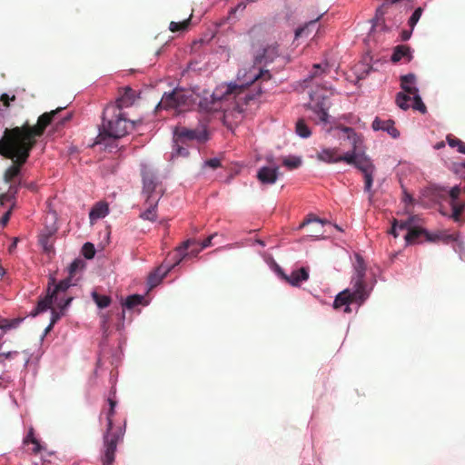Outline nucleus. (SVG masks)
<instances>
[{
    "mask_svg": "<svg viewBox=\"0 0 465 465\" xmlns=\"http://www.w3.org/2000/svg\"><path fill=\"white\" fill-rule=\"evenodd\" d=\"M312 222H316V223H320V218L317 217V216H312V215H309L308 218H306L299 226V228H302L304 227L305 225L312 223Z\"/></svg>",
    "mask_w": 465,
    "mask_h": 465,
    "instance_id": "obj_49",
    "label": "nucleus"
},
{
    "mask_svg": "<svg viewBox=\"0 0 465 465\" xmlns=\"http://www.w3.org/2000/svg\"><path fill=\"white\" fill-rule=\"evenodd\" d=\"M194 104L193 94L188 90L175 88L170 93H164L155 107V113L162 110H175L178 114L190 110Z\"/></svg>",
    "mask_w": 465,
    "mask_h": 465,
    "instance_id": "obj_7",
    "label": "nucleus"
},
{
    "mask_svg": "<svg viewBox=\"0 0 465 465\" xmlns=\"http://www.w3.org/2000/svg\"><path fill=\"white\" fill-rule=\"evenodd\" d=\"M141 174L143 182L142 193L145 197V202L153 201L158 195L161 199L164 191L154 171L147 164H142Z\"/></svg>",
    "mask_w": 465,
    "mask_h": 465,
    "instance_id": "obj_8",
    "label": "nucleus"
},
{
    "mask_svg": "<svg viewBox=\"0 0 465 465\" xmlns=\"http://www.w3.org/2000/svg\"><path fill=\"white\" fill-rule=\"evenodd\" d=\"M94 144L110 146L111 142L124 137L134 126L135 122L130 118H103Z\"/></svg>",
    "mask_w": 465,
    "mask_h": 465,
    "instance_id": "obj_5",
    "label": "nucleus"
},
{
    "mask_svg": "<svg viewBox=\"0 0 465 465\" xmlns=\"http://www.w3.org/2000/svg\"><path fill=\"white\" fill-rule=\"evenodd\" d=\"M372 128L375 131H383L390 134L392 138H398L400 132L394 127V122L391 119L375 118L372 123Z\"/></svg>",
    "mask_w": 465,
    "mask_h": 465,
    "instance_id": "obj_16",
    "label": "nucleus"
},
{
    "mask_svg": "<svg viewBox=\"0 0 465 465\" xmlns=\"http://www.w3.org/2000/svg\"><path fill=\"white\" fill-rule=\"evenodd\" d=\"M329 104L326 101V98L323 94H322V116H330L329 115Z\"/></svg>",
    "mask_w": 465,
    "mask_h": 465,
    "instance_id": "obj_47",
    "label": "nucleus"
},
{
    "mask_svg": "<svg viewBox=\"0 0 465 465\" xmlns=\"http://www.w3.org/2000/svg\"><path fill=\"white\" fill-rule=\"evenodd\" d=\"M296 134L302 138H308L311 135L309 127L300 119L296 123Z\"/></svg>",
    "mask_w": 465,
    "mask_h": 465,
    "instance_id": "obj_37",
    "label": "nucleus"
},
{
    "mask_svg": "<svg viewBox=\"0 0 465 465\" xmlns=\"http://www.w3.org/2000/svg\"><path fill=\"white\" fill-rule=\"evenodd\" d=\"M136 93L130 86L119 89V97L114 103H110L104 109L103 116L110 114L111 116H124L122 110L128 108L134 104Z\"/></svg>",
    "mask_w": 465,
    "mask_h": 465,
    "instance_id": "obj_10",
    "label": "nucleus"
},
{
    "mask_svg": "<svg viewBox=\"0 0 465 465\" xmlns=\"http://www.w3.org/2000/svg\"><path fill=\"white\" fill-rule=\"evenodd\" d=\"M160 201V196H156L153 201L145 202L148 205L147 209L140 214V218L145 221L154 222L156 221V209Z\"/></svg>",
    "mask_w": 465,
    "mask_h": 465,
    "instance_id": "obj_21",
    "label": "nucleus"
},
{
    "mask_svg": "<svg viewBox=\"0 0 465 465\" xmlns=\"http://www.w3.org/2000/svg\"><path fill=\"white\" fill-rule=\"evenodd\" d=\"M413 97H411V106L414 110H418L420 114H424L427 112L426 105L423 104L421 98L416 93L415 94H412Z\"/></svg>",
    "mask_w": 465,
    "mask_h": 465,
    "instance_id": "obj_33",
    "label": "nucleus"
},
{
    "mask_svg": "<svg viewBox=\"0 0 465 465\" xmlns=\"http://www.w3.org/2000/svg\"><path fill=\"white\" fill-rule=\"evenodd\" d=\"M411 34H412V30L411 28L410 30H402L401 34V38L402 41H407L411 38Z\"/></svg>",
    "mask_w": 465,
    "mask_h": 465,
    "instance_id": "obj_54",
    "label": "nucleus"
},
{
    "mask_svg": "<svg viewBox=\"0 0 465 465\" xmlns=\"http://www.w3.org/2000/svg\"><path fill=\"white\" fill-rule=\"evenodd\" d=\"M276 54L277 50L275 47L268 46L262 49V53L257 54L254 57V64L248 73V80L245 84H230L225 87V91L217 89L209 98L205 97L201 100L199 106L206 112H216L221 109L222 100H229L232 94L239 95L242 94L245 85H250L256 81H269L272 78L270 71L262 69L261 65L272 63Z\"/></svg>",
    "mask_w": 465,
    "mask_h": 465,
    "instance_id": "obj_3",
    "label": "nucleus"
},
{
    "mask_svg": "<svg viewBox=\"0 0 465 465\" xmlns=\"http://www.w3.org/2000/svg\"><path fill=\"white\" fill-rule=\"evenodd\" d=\"M109 411L107 412V428L106 432L104 435V455H103V465H112L114 461L115 451L118 442L122 440L124 434V427L119 428L118 431L112 432L113 430V416L114 415V409L116 401L113 399H108ZM125 426V424H124Z\"/></svg>",
    "mask_w": 465,
    "mask_h": 465,
    "instance_id": "obj_6",
    "label": "nucleus"
},
{
    "mask_svg": "<svg viewBox=\"0 0 465 465\" xmlns=\"http://www.w3.org/2000/svg\"><path fill=\"white\" fill-rule=\"evenodd\" d=\"M443 146H444V143H443V142H440V143H437V144L435 145V148H436V149H440V148H442Z\"/></svg>",
    "mask_w": 465,
    "mask_h": 465,
    "instance_id": "obj_60",
    "label": "nucleus"
},
{
    "mask_svg": "<svg viewBox=\"0 0 465 465\" xmlns=\"http://www.w3.org/2000/svg\"><path fill=\"white\" fill-rule=\"evenodd\" d=\"M419 218L418 216L412 215L410 216L406 221L404 222H398L394 221L392 223V227L391 230V233L397 238L399 236L398 231L400 230H406L407 233L404 236L406 244L413 243L416 239L421 234V232L420 229H415L414 225L416 222H418Z\"/></svg>",
    "mask_w": 465,
    "mask_h": 465,
    "instance_id": "obj_11",
    "label": "nucleus"
},
{
    "mask_svg": "<svg viewBox=\"0 0 465 465\" xmlns=\"http://www.w3.org/2000/svg\"><path fill=\"white\" fill-rule=\"evenodd\" d=\"M23 321L24 318L0 319V330L6 331L16 329Z\"/></svg>",
    "mask_w": 465,
    "mask_h": 465,
    "instance_id": "obj_26",
    "label": "nucleus"
},
{
    "mask_svg": "<svg viewBox=\"0 0 465 465\" xmlns=\"http://www.w3.org/2000/svg\"><path fill=\"white\" fill-rule=\"evenodd\" d=\"M309 277V272L306 268H301L294 270L290 275H284L283 279L290 283L292 286H299L303 281H306Z\"/></svg>",
    "mask_w": 465,
    "mask_h": 465,
    "instance_id": "obj_17",
    "label": "nucleus"
},
{
    "mask_svg": "<svg viewBox=\"0 0 465 465\" xmlns=\"http://www.w3.org/2000/svg\"><path fill=\"white\" fill-rule=\"evenodd\" d=\"M52 118H37L36 123L12 130L5 128L0 137V154L10 158L13 164L5 172V181L10 183L9 193H15L21 185V167L26 161L35 138L51 124Z\"/></svg>",
    "mask_w": 465,
    "mask_h": 465,
    "instance_id": "obj_1",
    "label": "nucleus"
},
{
    "mask_svg": "<svg viewBox=\"0 0 465 465\" xmlns=\"http://www.w3.org/2000/svg\"><path fill=\"white\" fill-rule=\"evenodd\" d=\"M229 119H230V118L223 117V118H222V121H223V124H224V125H226L230 130H232V124L229 123Z\"/></svg>",
    "mask_w": 465,
    "mask_h": 465,
    "instance_id": "obj_59",
    "label": "nucleus"
},
{
    "mask_svg": "<svg viewBox=\"0 0 465 465\" xmlns=\"http://www.w3.org/2000/svg\"><path fill=\"white\" fill-rule=\"evenodd\" d=\"M311 101L308 104H304V106L308 109L312 110V112L315 114L320 113V94L317 92L312 94L311 92H307Z\"/></svg>",
    "mask_w": 465,
    "mask_h": 465,
    "instance_id": "obj_27",
    "label": "nucleus"
},
{
    "mask_svg": "<svg viewBox=\"0 0 465 465\" xmlns=\"http://www.w3.org/2000/svg\"><path fill=\"white\" fill-rule=\"evenodd\" d=\"M246 8V3L244 1L239 3L234 8L231 9V14H235L238 11H243Z\"/></svg>",
    "mask_w": 465,
    "mask_h": 465,
    "instance_id": "obj_53",
    "label": "nucleus"
},
{
    "mask_svg": "<svg viewBox=\"0 0 465 465\" xmlns=\"http://www.w3.org/2000/svg\"><path fill=\"white\" fill-rule=\"evenodd\" d=\"M326 67L327 68H332L335 69L337 67V62L334 59H331L330 61L326 62Z\"/></svg>",
    "mask_w": 465,
    "mask_h": 465,
    "instance_id": "obj_56",
    "label": "nucleus"
},
{
    "mask_svg": "<svg viewBox=\"0 0 465 465\" xmlns=\"http://www.w3.org/2000/svg\"><path fill=\"white\" fill-rule=\"evenodd\" d=\"M357 80L364 79L372 70V66L366 60L360 61L351 67Z\"/></svg>",
    "mask_w": 465,
    "mask_h": 465,
    "instance_id": "obj_22",
    "label": "nucleus"
},
{
    "mask_svg": "<svg viewBox=\"0 0 465 465\" xmlns=\"http://www.w3.org/2000/svg\"><path fill=\"white\" fill-rule=\"evenodd\" d=\"M220 166H221V161L217 157L206 160L203 163V168L210 167L212 169H217Z\"/></svg>",
    "mask_w": 465,
    "mask_h": 465,
    "instance_id": "obj_44",
    "label": "nucleus"
},
{
    "mask_svg": "<svg viewBox=\"0 0 465 465\" xmlns=\"http://www.w3.org/2000/svg\"><path fill=\"white\" fill-rule=\"evenodd\" d=\"M109 213L108 204L104 202H99L94 205L90 210L89 219L91 224H94L95 221L104 218Z\"/></svg>",
    "mask_w": 465,
    "mask_h": 465,
    "instance_id": "obj_18",
    "label": "nucleus"
},
{
    "mask_svg": "<svg viewBox=\"0 0 465 465\" xmlns=\"http://www.w3.org/2000/svg\"><path fill=\"white\" fill-rule=\"evenodd\" d=\"M25 443L31 442L34 444V448L32 451L35 454H41L40 460H34L33 463L35 465H43L45 462L47 461L46 457L51 456L52 452H47L44 446L41 445V443L34 437V431L33 429H31L25 440Z\"/></svg>",
    "mask_w": 465,
    "mask_h": 465,
    "instance_id": "obj_13",
    "label": "nucleus"
},
{
    "mask_svg": "<svg viewBox=\"0 0 465 465\" xmlns=\"http://www.w3.org/2000/svg\"><path fill=\"white\" fill-rule=\"evenodd\" d=\"M455 252H459L460 259H463V255H465V247L463 242H457Z\"/></svg>",
    "mask_w": 465,
    "mask_h": 465,
    "instance_id": "obj_52",
    "label": "nucleus"
},
{
    "mask_svg": "<svg viewBox=\"0 0 465 465\" xmlns=\"http://www.w3.org/2000/svg\"><path fill=\"white\" fill-rule=\"evenodd\" d=\"M459 165H460V167H462V168H464V169H465V161H464V162H462V163H460Z\"/></svg>",
    "mask_w": 465,
    "mask_h": 465,
    "instance_id": "obj_64",
    "label": "nucleus"
},
{
    "mask_svg": "<svg viewBox=\"0 0 465 465\" xmlns=\"http://www.w3.org/2000/svg\"><path fill=\"white\" fill-rule=\"evenodd\" d=\"M64 314V312L60 311L59 312L52 310L51 312V319L50 323L51 325H54L56 322L61 318V316Z\"/></svg>",
    "mask_w": 465,
    "mask_h": 465,
    "instance_id": "obj_48",
    "label": "nucleus"
},
{
    "mask_svg": "<svg viewBox=\"0 0 465 465\" xmlns=\"http://www.w3.org/2000/svg\"><path fill=\"white\" fill-rule=\"evenodd\" d=\"M403 201H404V203H411V202H412V197H411V194H409V193H404V196H403Z\"/></svg>",
    "mask_w": 465,
    "mask_h": 465,
    "instance_id": "obj_58",
    "label": "nucleus"
},
{
    "mask_svg": "<svg viewBox=\"0 0 465 465\" xmlns=\"http://www.w3.org/2000/svg\"><path fill=\"white\" fill-rule=\"evenodd\" d=\"M452 214L451 217L455 222L460 221V216L465 208V203H450Z\"/></svg>",
    "mask_w": 465,
    "mask_h": 465,
    "instance_id": "obj_38",
    "label": "nucleus"
},
{
    "mask_svg": "<svg viewBox=\"0 0 465 465\" xmlns=\"http://www.w3.org/2000/svg\"><path fill=\"white\" fill-rule=\"evenodd\" d=\"M447 142L450 147L457 148L459 153L465 154V143L461 140L449 135L447 136Z\"/></svg>",
    "mask_w": 465,
    "mask_h": 465,
    "instance_id": "obj_34",
    "label": "nucleus"
},
{
    "mask_svg": "<svg viewBox=\"0 0 465 465\" xmlns=\"http://www.w3.org/2000/svg\"><path fill=\"white\" fill-rule=\"evenodd\" d=\"M92 298L100 309H104L110 305L111 298L107 295H100L96 292H92Z\"/></svg>",
    "mask_w": 465,
    "mask_h": 465,
    "instance_id": "obj_29",
    "label": "nucleus"
},
{
    "mask_svg": "<svg viewBox=\"0 0 465 465\" xmlns=\"http://www.w3.org/2000/svg\"><path fill=\"white\" fill-rule=\"evenodd\" d=\"M28 188H29V189H31V190H35V184H34V183H30V184L28 185Z\"/></svg>",
    "mask_w": 465,
    "mask_h": 465,
    "instance_id": "obj_63",
    "label": "nucleus"
},
{
    "mask_svg": "<svg viewBox=\"0 0 465 465\" xmlns=\"http://www.w3.org/2000/svg\"><path fill=\"white\" fill-rule=\"evenodd\" d=\"M16 242H17V240L15 239V242H13V244L10 246V250H12L13 248H15L16 246Z\"/></svg>",
    "mask_w": 465,
    "mask_h": 465,
    "instance_id": "obj_62",
    "label": "nucleus"
},
{
    "mask_svg": "<svg viewBox=\"0 0 465 465\" xmlns=\"http://www.w3.org/2000/svg\"><path fill=\"white\" fill-rule=\"evenodd\" d=\"M66 108V106H59L55 110H52L50 112H45L40 116H55V114H59L63 109Z\"/></svg>",
    "mask_w": 465,
    "mask_h": 465,
    "instance_id": "obj_51",
    "label": "nucleus"
},
{
    "mask_svg": "<svg viewBox=\"0 0 465 465\" xmlns=\"http://www.w3.org/2000/svg\"><path fill=\"white\" fill-rule=\"evenodd\" d=\"M415 80H416V77L412 74H409L401 76V85L405 93H407L409 94H415L416 93H418V89L414 85Z\"/></svg>",
    "mask_w": 465,
    "mask_h": 465,
    "instance_id": "obj_24",
    "label": "nucleus"
},
{
    "mask_svg": "<svg viewBox=\"0 0 465 465\" xmlns=\"http://www.w3.org/2000/svg\"><path fill=\"white\" fill-rule=\"evenodd\" d=\"M460 193V188L458 185L451 187L449 191L450 197L451 199L450 203H456L459 198V194Z\"/></svg>",
    "mask_w": 465,
    "mask_h": 465,
    "instance_id": "obj_45",
    "label": "nucleus"
},
{
    "mask_svg": "<svg viewBox=\"0 0 465 465\" xmlns=\"http://www.w3.org/2000/svg\"><path fill=\"white\" fill-rule=\"evenodd\" d=\"M18 355L17 351H7V352H0V378L2 377L3 373L6 370V360H11L15 356Z\"/></svg>",
    "mask_w": 465,
    "mask_h": 465,
    "instance_id": "obj_31",
    "label": "nucleus"
},
{
    "mask_svg": "<svg viewBox=\"0 0 465 465\" xmlns=\"http://www.w3.org/2000/svg\"><path fill=\"white\" fill-rule=\"evenodd\" d=\"M83 255L86 259H92L95 254V249L93 243L85 242L82 249Z\"/></svg>",
    "mask_w": 465,
    "mask_h": 465,
    "instance_id": "obj_40",
    "label": "nucleus"
},
{
    "mask_svg": "<svg viewBox=\"0 0 465 465\" xmlns=\"http://www.w3.org/2000/svg\"><path fill=\"white\" fill-rule=\"evenodd\" d=\"M149 302L145 301L143 295L140 294H133L126 297V299L122 302V305L128 310L134 309L138 305H148Z\"/></svg>",
    "mask_w": 465,
    "mask_h": 465,
    "instance_id": "obj_23",
    "label": "nucleus"
},
{
    "mask_svg": "<svg viewBox=\"0 0 465 465\" xmlns=\"http://www.w3.org/2000/svg\"><path fill=\"white\" fill-rule=\"evenodd\" d=\"M321 223L322 227L324 229L322 232V239L334 236L335 233L341 232L342 231L341 228L337 224H332L324 219H322Z\"/></svg>",
    "mask_w": 465,
    "mask_h": 465,
    "instance_id": "obj_25",
    "label": "nucleus"
},
{
    "mask_svg": "<svg viewBox=\"0 0 465 465\" xmlns=\"http://www.w3.org/2000/svg\"><path fill=\"white\" fill-rule=\"evenodd\" d=\"M173 140L185 143L190 141H196L200 143L209 139V134L205 127L200 129H189L186 127H175L173 131Z\"/></svg>",
    "mask_w": 465,
    "mask_h": 465,
    "instance_id": "obj_12",
    "label": "nucleus"
},
{
    "mask_svg": "<svg viewBox=\"0 0 465 465\" xmlns=\"http://www.w3.org/2000/svg\"><path fill=\"white\" fill-rule=\"evenodd\" d=\"M279 176V167L273 166H263L259 169L257 178L262 183L273 184L276 183Z\"/></svg>",
    "mask_w": 465,
    "mask_h": 465,
    "instance_id": "obj_15",
    "label": "nucleus"
},
{
    "mask_svg": "<svg viewBox=\"0 0 465 465\" xmlns=\"http://www.w3.org/2000/svg\"><path fill=\"white\" fill-rule=\"evenodd\" d=\"M191 16L182 22H171L169 29L171 32L175 33L179 31H184L188 28L190 24Z\"/></svg>",
    "mask_w": 465,
    "mask_h": 465,
    "instance_id": "obj_35",
    "label": "nucleus"
},
{
    "mask_svg": "<svg viewBox=\"0 0 465 465\" xmlns=\"http://www.w3.org/2000/svg\"><path fill=\"white\" fill-rule=\"evenodd\" d=\"M74 285V283L71 277H67L60 281L57 284H55L54 278H51L48 283V287H50V293L54 296V300H59L60 295H64L66 291Z\"/></svg>",
    "mask_w": 465,
    "mask_h": 465,
    "instance_id": "obj_14",
    "label": "nucleus"
},
{
    "mask_svg": "<svg viewBox=\"0 0 465 465\" xmlns=\"http://www.w3.org/2000/svg\"><path fill=\"white\" fill-rule=\"evenodd\" d=\"M266 262L271 266V268L282 279L285 275L281 266L273 260L272 257H268L266 259Z\"/></svg>",
    "mask_w": 465,
    "mask_h": 465,
    "instance_id": "obj_41",
    "label": "nucleus"
},
{
    "mask_svg": "<svg viewBox=\"0 0 465 465\" xmlns=\"http://www.w3.org/2000/svg\"><path fill=\"white\" fill-rule=\"evenodd\" d=\"M10 213H11V211L9 210V211H7V212L4 214V216H3V217H2V219H1V222H2V223H3V224H5V223L8 222L9 217H10Z\"/></svg>",
    "mask_w": 465,
    "mask_h": 465,
    "instance_id": "obj_57",
    "label": "nucleus"
},
{
    "mask_svg": "<svg viewBox=\"0 0 465 465\" xmlns=\"http://www.w3.org/2000/svg\"><path fill=\"white\" fill-rule=\"evenodd\" d=\"M420 231L421 232V234L424 233L426 235V239L429 242H435L441 238L440 233H430L428 231L420 229Z\"/></svg>",
    "mask_w": 465,
    "mask_h": 465,
    "instance_id": "obj_46",
    "label": "nucleus"
},
{
    "mask_svg": "<svg viewBox=\"0 0 465 465\" xmlns=\"http://www.w3.org/2000/svg\"><path fill=\"white\" fill-rule=\"evenodd\" d=\"M423 9L421 7H418L414 10L411 16L409 19V26L411 27V30H413L414 26L420 20L421 15H422Z\"/></svg>",
    "mask_w": 465,
    "mask_h": 465,
    "instance_id": "obj_39",
    "label": "nucleus"
},
{
    "mask_svg": "<svg viewBox=\"0 0 465 465\" xmlns=\"http://www.w3.org/2000/svg\"><path fill=\"white\" fill-rule=\"evenodd\" d=\"M403 58L406 62H410L412 59L411 48L408 45H397L394 48L393 54L391 55V61L393 63H398Z\"/></svg>",
    "mask_w": 465,
    "mask_h": 465,
    "instance_id": "obj_20",
    "label": "nucleus"
},
{
    "mask_svg": "<svg viewBox=\"0 0 465 465\" xmlns=\"http://www.w3.org/2000/svg\"><path fill=\"white\" fill-rule=\"evenodd\" d=\"M183 143H182L181 142L173 139V152L171 154L172 159L178 156L187 157L189 155L188 149L183 147Z\"/></svg>",
    "mask_w": 465,
    "mask_h": 465,
    "instance_id": "obj_28",
    "label": "nucleus"
},
{
    "mask_svg": "<svg viewBox=\"0 0 465 465\" xmlns=\"http://www.w3.org/2000/svg\"><path fill=\"white\" fill-rule=\"evenodd\" d=\"M74 300L73 296L60 295L59 300H54V303L58 306L60 311L64 312Z\"/></svg>",
    "mask_w": 465,
    "mask_h": 465,
    "instance_id": "obj_36",
    "label": "nucleus"
},
{
    "mask_svg": "<svg viewBox=\"0 0 465 465\" xmlns=\"http://www.w3.org/2000/svg\"><path fill=\"white\" fill-rule=\"evenodd\" d=\"M366 266L362 257L355 255V263L353 265V274L350 282V287L340 292L333 301V308L341 310L343 312H351V305H356L358 310L369 298L372 288L368 287L365 282Z\"/></svg>",
    "mask_w": 465,
    "mask_h": 465,
    "instance_id": "obj_4",
    "label": "nucleus"
},
{
    "mask_svg": "<svg viewBox=\"0 0 465 465\" xmlns=\"http://www.w3.org/2000/svg\"><path fill=\"white\" fill-rule=\"evenodd\" d=\"M282 164L286 168L293 170L302 165V158L300 156L291 155L283 159Z\"/></svg>",
    "mask_w": 465,
    "mask_h": 465,
    "instance_id": "obj_30",
    "label": "nucleus"
},
{
    "mask_svg": "<svg viewBox=\"0 0 465 465\" xmlns=\"http://www.w3.org/2000/svg\"><path fill=\"white\" fill-rule=\"evenodd\" d=\"M410 95L411 94H406L399 93L396 96L397 105L402 109L410 108L411 106V97Z\"/></svg>",
    "mask_w": 465,
    "mask_h": 465,
    "instance_id": "obj_32",
    "label": "nucleus"
},
{
    "mask_svg": "<svg viewBox=\"0 0 465 465\" xmlns=\"http://www.w3.org/2000/svg\"><path fill=\"white\" fill-rule=\"evenodd\" d=\"M319 19H320V17H317L314 21H311L309 24L305 25L304 26L297 28L295 30V38H299V37L302 36L304 34H307L309 27L311 25H313Z\"/></svg>",
    "mask_w": 465,
    "mask_h": 465,
    "instance_id": "obj_43",
    "label": "nucleus"
},
{
    "mask_svg": "<svg viewBox=\"0 0 465 465\" xmlns=\"http://www.w3.org/2000/svg\"><path fill=\"white\" fill-rule=\"evenodd\" d=\"M53 327H54V325H51V323L49 322V324L45 327V329L41 336L42 341L45 339V337L47 335V333H49L51 331Z\"/></svg>",
    "mask_w": 465,
    "mask_h": 465,
    "instance_id": "obj_55",
    "label": "nucleus"
},
{
    "mask_svg": "<svg viewBox=\"0 0 465 465\" xmlns=\"http://www.w3.org/2000/svg\"><path fill=\"white\" fill-rule=\"evenodd\" d=\"M54 302V296L50 293V287L47 289V294L44 299H41L35 307V309L31 312L30 316L35 317L39 313L46 312L52 303Z\"/></svg>",
    "mask_w": 465,
    "mask_h": 465,
    "instance_id": "obj_19",
    "label": "nucleus"
},
{
    "mask_svg": "<svg viewBox=\"0 0 465 465\" xmlns=\"http://www.w3.org/2000/svg\"><path fill=\"white\" fill-rule=\"evenodd\" d=\"M217 235L216 232L211 234L207 239L201 242V250L209 247L212 244V240Z\"/></svg>",
    "mask_w": 465,
    "mask_h": 465,
    "instance_id": "obj_50",
    "label": "nucleus"
},
{
    "mask_svg": "<svg viewBox=\"0 0 465 465\" xmlns=\"http://www.w3.org/2000/svg\"><path fill=\"white\" fill-rule=\"evenodd\" d=\"M83 266V262L81 260L75 259L74 260L70 265L68 266V277H73L76 271Z\"/></svg>",
    "mask_w": 465,
    "mask_h": 465,
    "instance_id": "obj_42",
    "label": "nucleus"
},
{
    "mask_svg": "<svg viewBox=\"0 0 465 465\" xmlns=\"http://www.w3.org/2000/svg\"><path fill=\"white\" fill-rule=\"evenodd\" d=\"M330 133L337 136L340 140L347 141L351 145L352 150L341 154L337 150H322V161L328 163H338L343 161L348 164L354 165L364 176V191L369 193V199L371 200L373 193L371 191L373 183V173L375 166L370 157L360 152L361 139L350 127L336 126Z\"/></svg>",
    "mask_w": 465,
    "mask_h": 465,
    "instance_id": "obj_2",
    "label": "nucleus"
},
{
    "mask_svg": "<svg viewBox=\"0 0 465 465\" xmlns=\"http://www.w3.org/2000/svg\"><path fill=\"white\" fill-rule=\"evenodd\" d=\"M256 243H258V244H259V245H261V246H265L264 242H263L262 240H260V239H257V240H256Z\"/></svg>",
    "mask_w": 465,
    "mask_h": 465,
    "instance_id": "obj_61",
    "label": "nucleus"
},
{
    "mask_svg": "<svg viewBox=\"0 0 465 465\" xmlns=\"http://www.w3.org/2000/svg\"><path fill=\"white\" fill-rule=\"evenodd\" d=\"M196 243L195 240H186L184 241L177 249V254L179 255V258L173 263L172 265H163L159 268H157L153 273H151L148 277V285L149 290L156 287L161 283L163 279L167 275V273L173 269L175 266L180 264V262L183 261V259L187 256V249L190 245Z\"/></svg>",
    "mask_w": 465,
    "mask_h": 465,
    "instance_id": "obj_9",
    "label": "nucleus"
}]
</instances>
